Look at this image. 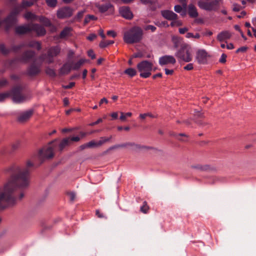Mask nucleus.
<instances>
[{
  "label": "nucleus",
  "instance_id": "nucleus-1",
  "mask_svg": "<svg viewBox=\"0 0 256 256\" xmlns=\"http://www.w3.org/2000/svg\"><path fill=\"white\" fill-rule=\"evenodd\" d=\"M34 166V164L28 160L25 168L16 166L6 170L12 173L10 179L4 186V192L0 193V209L14 204L16 199L20 200L23 198L24 190L29 186L30 172Z\"/></svg>",
  "mask_w": 256,
  "mask_h": 256
},
{
  "label": "nucleus",
  "instance_id": "nucleus-2",
  "mask_svg": "<svg viewBox=\"0 0 256 256\" xmlns=\"http://www.w3.org/2000/svg\"><path fill=\"white\" fill-rule=\"evenodd\" d=\"M143 30L138 26H134L124 32V40L128 44L138 42L142 38Z\"/></svg>",
  "mask_w": 256,
  "mask_h": 256
},
{
  "label": "nucleus",
  "instance_id": "nucleus-3",
  "mask_svg": "<svg viewBox=\"0 0 256 256\" xmlns=\"http://www.w3.org/2000/svg\"><path fill=\"white\" fill-rule=\"evenodd\" d=\"M60 50V47L58 46H52L48 50L46 53L41 54L38 58L42 62L52 64L54 62V58L59 55Z\"/></svg>",
  "mask_w": 256,
  "mask_h": 256
},
{
  "label": "nucleus",
  "instance_id": "nucleus-4",
  "mask_svg": "<svg viewBox=\"0 0 256 256\" xmlns=\"http://www.w3.org/2000/svg\"><path fill=\"white\" fill-rule=\"evenodd\" d=\"M192 48L186 43L182 44L181 48L176 52L175 56L180 61L189 62L192 60Z\"/></svg>",
  "mask_w": 256,
  "mask_h": 256
},
{
  "label": "nucleus",
  "instance_id": "nucleus-5",
  "mask_svg": "<svg viewBox=\"0 0 256 256\" xmlns=\"http://www.w3.org/2000/svg\"><path fill=\"white\" fill-rule=\"evenodd\" d=\"M24 86L22 85L17 84L13 86L10 91H8L10 96L12 98L14 102L20 103L26 100V97L22 94Z\"/></svg>",
  "mask_w": 256,
  "mask_h": 256
},
{
  "label": "nucleus",
  "instance_id": "nucleus-6",
  "mask_svg": "<svg viewBox=\"0 0 256 256\" xmlns=\"http://www.w3.org/2000/svg\"><path fill=\"white\" fill-rule=\"evenodd\" d=\"M222 4V0H214L209 2L203 0L198 2V6L200 8L208 11H216Z\"/></svg>",
  "mask_w": 256,
  "mask_h": 256
},
{
  "label": "nucleus",
  "instance_id": "nucleus-7",
  "mask_svg": "<svg viewBox=\"0 0 256 256\" xmlns=\"http://www.w3.org/2000/svg\"><path fill=\"white\" fill-rule=\"evenodd\" d=\"M35 55L36 52L34 51L30 50H26L20 56L13 60L12 61V64L16 62L27 64L33 60Z\"/></svg>",
  "mask_w": 256,
  "mask_h": 256
},
{
  "label": "nucleus",
  "instance_id": "nucleus-8",
  "mask_svg": "<svg viewBox=\"0 0 256 256\" xmlns=\"http://www.w3.org/2000/svg\"><path fill=\"white\" fill-rule=\"evenodd\" d=\"M54 156V150L52 146L44 148L38 152V158L40 164H42L46 160H50Z\"/></svg>",
  "mask_w": 256,
  "mask_h": 256
},
{
  "label": "nucleus",
  "instance_id": "nucleus-9",
  "mask_svg": "<svg viewBox=\"0 0 256 256\" xmlns=\"http://www.w3.org/2000/svg\"><path fill=\"white\" fill-rule=\"evenodd\" d=\"M41 72V64H37L35 62L30 64L27 68L26 74L30 77L34 78Z\"/></svg>",
  "mask_w": 256,
  "mask_h": 256
},
{
  "label": "nucleus",
  "instance_id": "nucleus-10",
  "mask_svg": "<svg viewBox=\"0 0 256 256\" xmlns=\"http://www.w3.org/2000/svg\"><path fill=\"white\" fill-rule=\"evenodd\" d=\"M127 146H130L132 150L138 152L140 150H142L143 149V146L140 144H136L134 142H126L120 144H116L114 145L109 148V150H112L116 148H126Z\"/></svg>",
  "mask_w": 256,
  "mask_h": 256
},
{
  "label": "nucleus",
  "instance_id": "nucleus-11",
  "mask_svg": "<svg viewBox=\"0 0 256 256\" xmlns=\"http://www.w3.org/2000/svg\"><path fill=\"white\" fill-rule=\"evenodd\" d=\"M74 11V9L70 7H62L57 11L56 16L58 18H68L72 15Z\"/></svg>",
  "mask_w": 256,
  "mask_h": 256
},
{
  "label": "nucleus",
  "instance_id": "nucleus-12",
  "mask_svg": "<svg viewBox=\"0 0 256 256\" xmlns=\"http://www.w3.org/2000/svg\"><path fill=\"white\" fill-rule=\"evenodd\" d=\"M208 54L205 50L199 49L196 52V60L199 64H205L207 62Z\"/></svg>",
  "mask_w": 256,
  "mask_h": 256
},
{
  "label": "nucleus",
  "instance_id": "nucleus-13",
  "mask_svg": "<svg viewBox=\"0 0 256 256\" xmlns=\"http://www.w3.org/2000/svg\"><path fill=\"white\" fill-rule=\"evenodd\" d=\"M34 112V110L30 109L20 114L17 118V121L20 123H24L27 122L32 116Z\"/></svg>",
  "mask_w": 256,
  "mask_h": 256
},
{
  "label": "nucleus",
  "instance_id": "nucleus-14",
  "mask_svg": "<svg viewBox=\"0 0 256 256\" xmlns=\"http://www.w3.org/2000/svg\"><path fill=\"white\" fill-rule=\"evenodd\" d=\"M119 12L121 16L126 20H130L134 17L132 12L128 6H123L120 7Z\"/></svg>",
  "mask_w": 256,
  "mask_h": 256
},
{
  "label": "nucleus",
  "instance_id": "nucleus-15",
  "mask_svg": "<svg viewBox=\"0 0 256 256\" xmlns=\"http://www.w3.org/2000/svg\"><path fill=\"white\" fill-rule=\"evenodd\" d=\"M176 62L174 58L170 55H165L161 56L159 58V64L161 66L167 65L170 64H174Z\"/></svg>",
  "mask_w": 256,
  "mask_h": 256
},
{
  "label": "nucleus",
  "instance_id": "nucleus-16",
  "mask_svg": "<svg viewBox=\"0 0 256 256\" xmlns=\"http://www.w3.org/2000/svg\"><path fill=\"white\" fill-rule=\"evenodd\" d=\"M31 32L34 31L36 32L37 36H44L46 34L45 28L41 25L38 24H30Z\"/></svg>",
  "mask_w": 256,
  "mask_h": 256
},
{
  "label": "nucleus",
  "instance_id": "nucleus-17",
  "mask_svg": "<svg viewBox=\"0 0 256 256\" xmlns=\"http://www.w3.org/2000/svg\"><path fill=\"white\" fill-rule=\"evenodd\" d=\"M161 14L164 18L169 20H174L178 18V15L171 10H162Z\"/></svg>",
  "mask_w": 256,
  "mask_h": 256
},
{
  "label": "nucleus",
  "instance_id": "nucleus-18",
  "mask_svg": "<svg viewBox=\"0 0 256 256\" xmlns=\"http://www.w3.org/2000/svg\"><path fill=\"white\" fill-rule=\"evenodd\" d=\"M31 32L30 24L20 26L15 28V32L18 34H24Z\"/></svg>",
  "mask_w": 256,
  "mask_h": 256
},
{
  "label": "nucleus",
  "instance_id": "nucleus-19",
  "mask_svg": "<svg viewBox=\"0 0 256 256\" xmlns=\"http://www.w3.org/2000/svg\"><path fill=\"white\" fill-rule=\"evenodd\" d=\"M232 34L228 30H224L219 33L217 36V40L222 42L223 41L228 40L230 38Z\"/></svg>",
  "mask_w": 256,
  "mask_h": 256
},
{
  "label": "nucleus",
  "instance_id": "nucleus-20",
  "mask_svg": "<svg viewBox=\"0 0 256 256\" xmlns=\"http://www.w3.org/2000/svg\"><path fill=\"white\" fill-rule=\"evenodd\" d=\"M145 5L148 8L153 11L158 7V0H144Z\"/></svg>",
  "mask_w": 256,
  "mask_h": 256
},
{
  "label": "nucleus",
  "instance_id": "nucleus-21",
  "mask_svg": "<svg viewBox=\"0 0 256 256\" xmlns=\"http://www.w3.org/2000/svg\"><path fill=\"white\" fill-rule=\"evenodd\" d=\"M72 70L70 62L64 64L59 70V75L62 76L68 74Z\"/></svg>",
  "mask_w": 256,
  "mask_h": 256
},
{
  "label": "nucleus",
  "instance_id": "nucleus-22",
  "mask_svg": "<svg viewBox=\"0 0 256 256\" xmlns=\"http://www.w3.org/2000/svg\"><path fill=\"white\" fill-rule=\"evenodd\" d=\"M70 144V138H66L62 140L58 144V150L62 152L64 149Z\"/></svg>",
  "mask_w": 256,
  "mask_h": 256
},
{
  "label": "nucleus",
  "instance_id": "nucleus-23",
  "mask_svg": "<svg viewBox=\"0 0 256 256\" xmlns=\"http://www.w3.org/2000/svg\"><path fill=\"white\" fill-rule=\"evenodd\" d=\"M26 46L28 48H36L37 50H40L42 49L41 43L38 41L31 40L26 44Z\"/></svg>",
  "mask_w": 256,
  "mask_h": 256
},
{
  "label": "nucleus",
  "instance_id": "nucleus-24",
  "mask_svg": "<svg viewBox=\"0 0 256 256\" xmlns=\"http://www.w3.org/2000/svg\"><path fill=\"white\" fill-rule=\"evenodd\" d=\"M188 14L191 18H195L198 16L196 8L192 4H190L188 7Z\"/></svg>",
  "mask_w": 256,
  "mask_h": 256
},
{
  "label": "nucleus",
  "instance_id": "nucleus-25",
  "mask_svg": "<svg viewBox=\"0 0 256 256\" xmlns=\"http://www.w3.org/2000/svg\"><path fill=\"white\" fill-rule=\"evenodd\" d=\"M172 42L175 48H178L180 46L181 47L182 44V39L177 36H173L172 37Z\"/></svg>",
  "mask_w": 256,
  "mask_h": 256
},
{
  "label": "nucleus",
  "instance_id": "nucleus-26",
  "mask_svg": "<svg viewBox=\"0 0 256 256\" xmlns=\"http://www.w3.org/2000/svg\"><path fill=\"white\" fill-rule=\"evenodd\" d=\"M192 168H194L200 171H206L210 170V166L208 165L196 164L192 166Z\"/></svg>",
  "mask_w": 256,
  "mask_h": 256
},
{
  "label": "nucleus",
  "instance_id": "nucleus-27",
  "mask_svg": "<svg viewBox=\"0 0 256 256\" xmlns=\"http://www.w3.org/2000/svg\"><path fill=\"white\" fill-rule=\"evenodd\" d=\"M72 31V28L69 27H66L64 28V30L60 32V38H64L66 36H70V32Z\"/></svg>",
  "mask_w": 256,
  "mask_h": 256
},
{
  "label": "nucleus",
  "instance_id": "nucleus-28",
  "mask_svg": "<svg viewBox=\"0 0 256 256\" xmlns=\"http://www.w3.org/2000/svg\"><path fill=\"white\" fill-rule=\"evenodd\" d=\"M37 1L38 0H32L30 1L23 0L22 2L21 6L24 8L30 7L34 5Z\"/></svg>",
  "mask_w": 256,
  "mask_h": 256
},
{
  "label": "nucleus",
  "instance_id": "nucleus-29",
  "mask_svg": "<svg viewBox=\"0 0 256 256\" xmlns=\"http://www.w3.org/2000/svg\"><path fill=\"white\" fill-rule=\"evenodd\" d=\"M70 64L72 66V68L73 70H77L79 69L82 65V61H78L76 62H74L72 61L70 62Z\"/></svg>",
  "mask_w": 256,
  "mask_h": 256
},
{
  "label": "nucleus",
  "instance_id": "nucleus-30",
  "mask_svg": "<svg viewBox=\"0 0 256 256\" xmlns=\"http://www.w3.org/2000/svg\"><path fill=\"white\" fill-rule=\"evenodd\" d=\"M112 6L110 4L107 3L104 4L100 5L98 8L100 12H104L107 11Z\"/></svg>",
  "mask_w": 256,
  "mask_h": 256
},
{
  "label": "nucleus",
  "instance_id": "nucleus-31",
  "mask_svg": "<svg viewBox=\"0 0 256 256\" xmlns=\"http://www.w3.org/2000/svg\"><path fill=\"white\" fill-rule=\"evenodd\" d=\"M39 20L46 26H52L50 21L46 17L42 16L40 17Z\"/></svg>",
  "mask_w": 256,
  "mask_h": 256
},
{
  "label": "nucleus",
  "instance_id": "nucleus-32",
  "mask_svg": "<svg viewBox=\"0 0 256 256\" xmlns=\"http://www.w3.org/2000/svg\"><path fill=\"white\" fill-rule=\"evenodd\" d=\"M137 69L140 72V76L144 78V60L138 64L137 65Z\"/></svg>",
  "mask_w": 256,
  "mask_h": 256
},
{
  "label": "nucleus",
  "instance_id": "nucleus-33",
  "mask_svg": "<svg viewBox=\"0 0 256 256\" xmlns=\"http://www.w3.org/2000/svg\"><path fill=\"white\" fill-rule=\"evenodd\" d=\"M124 74H128L130 77H132L136 74V71L135 69L132 68H128L124 71Z\"/></svg>",
  "mask_w": 256,
  "mask_h": 256
},
{
  "label": "nucleus",
  "instance_id": "nucleus-34",
  "mask_svg": "<svg viewBox=\"0 0 256 256\" xmlns=\"http://www.w3.org/2000/svg\"><path fill=\"white\" fill-rule=\"evenodd\" d=\"M45 72L47 75L50 77L54 78L56 76V73L54 70L50 67H46V68Z\"/></svg>",
  "mask_w": 256,
  "mask_h": 256
},
{
  "label": "nucleus",
  "instance_id": "nucleus-35",
  "mask_svg": "<svg viewBox=\"0 0 256 256\" xmlns=\"http://www.w3.org/2000/svg\"><path fill=\"white\" fill-rule=\"evenodd\" d=\"M24 47H26V44L23 42L18 45L12 46V50L14 52H18L20 50Z\"/></svg>",
  "mask_w": 256,
  "mask_h": 256
},
{
  "label": "nucleus",
  "instance_id": "nucleus-36",
  "mask_svg": "<svg viewBox=\"0 0 256 256\" xmlns=\"http://www.w3.org/2000/svg\"><path fill=\"white\" fill-rule=\"evenodd\" d=\"M112 138V136H110L109 138L102 137L100 140L97 142V146H100L105 142L110 141Z\"/></svg>",
  "mask_w": 256,
  "mask_h": 256
},
{
  "label": "nucleus",
  "instance_id": "nucleus-37",
  "mask_svg": "<svg viewBox=\"0 0 256 256\" xmlns=\"http://www.w3.org/2000/svg\"><path fill=\"white\" fill-rule=\"evenodd\" d=\"M114 43V40H108L106 42L102 41L99 44V46L101 48H104L108 46L113 44Z\"/></svg>",
  "mask_w": 256,
  "mask_h": 256
},
{
  "label": "nucleus",
  "instance_id": "nucleus-38",
  "mask_svg": "<svg viewBox=\"0 0 256 256\" xmlns=\"http://www.w3.org/2000/svg\"><path fill=\"white\" fill-rule=\"evenodd\" d=\"M24 18L26 20H34L36 18V16L30 12H28L24 14Z\"/></svg>",
  "mask_w": 256,
  "mask_h": 256
},
{
  "label": "nucleus",
  "instance_id": "nucleus-39",
  "mask_svg": "<svg viewBox=\"0 0 256 256\" xmlns=\"http://www.w3.org/2000/svg\"><path fill=\"white\" fill-rule=\"evenodd\" d=\"M186 36L188 38H194L196 39H199L200 37V36L198 33H196L195 34H194L192 32H188Z\"/></svg>",
  "mask_w": 256,
  "mask_h": 256
},
{
  "label": "nucleus",
  "instance_id": "nucleus-40",
  "mask_svg": "<svg viewBox=\"0 0 256 256\" xmlns=\"http://www.w3.org/2000/svg\"><path fill=\"white\" fill-rule=\"evenodd\" d=\"M175 136L178 140H182V141L186 140V138H188V136L185 134H184V133H180V134H176Z\"/></svg>",
  "mask_w": 256,
  "mask_h": 256
},
{
  "label": "nucleus",
  "instance_id": "nucleus-41",
  "mask_svg": "<svg viewBox=\"0 0 256 256\" xmlns=\"http://www.w3.org/2000/svg\"><path fill=\"white\" fill-rule=\"evenodd\" d=\"M98 18L94 15L88 14L87 15L84 20V23L85 24H88L90 20H96Z\"/></svg>",
  "mask_w": 256,
  "mask_h": 256
},
{
  "label": "nucleus",
  "instance_id": "nucleus-42",
  "mask_svg": "<svg viewBox=\"0 0 256 256\" xmlns=\"http://www.w3.org/2000/svg\"><path fill=\"white\" fill-rule=\"evenodd\" d=\"M47 5L50 7L54 8L56 6L57 0H46Z\"/></svg>",
  "mask_w": 256,
  "mask_h": 256
},
{
  "label": "nucleus",
  "instance_id": "nucleus-43",
  "mask_svg": "<svg viewBox=\"0 0 256 256\" xmlns=\"http://www.w3.org/2000/svg\"><path fill=\"white\" fill-rule=\"evenodd\" d=\"M10 97V94L8 92L0 94V102L4 101L6 98Z\"/></svg>",
  "mask_w": 256,
  "mask_h": 256
},
{
  "label": "nucleus",
  "instance_id": "nucleus-44",
  "mask_svg": "<svg viewBox=\"0 0 256 256\" xmlns=\"http://www.w3.org/2000/svg\"><path fill=\"white\" fill-rule=\"evenodd\" d=\"M152 62L145 60V70H150L152 68Z\"/></svg>",
  "mask_w": 256,
  "mask_h": 256
},
{
  "label": "nucleus",
  "instance_id": "nucleus-45",
  "mask_svg": "<svg viewBox=\"0 0 256 256\" xmlns=\"http://www.w3.org/2000/svg\"><path fill=\"white\" fill-rule=\"evenodd\" d=\"M0 51L4 54H8L10 50L8 49H6L5 48V46L4 44H0Z\"/></svg>",
  "mask_w": 256,
  "mask_h": 256
},
{
  "label": "nucleus",
  "instance_id": "nucleus-46",
  "mask_svg": "<svg viewBox=\"0 0 256 256\" xmlns=\"http://www.w3.org/2000/svg\"><path fill=\"white\" fill-rule=\"evenodd\" d=\"M84 12H85L84 10H82L80 12H79L78 13V14H76V16L74 17V20H80L82 18Z\"/></svg>",
  "mask_w": 256,
  "mask_h": 256
},
{
  "label": "nucleus",
  "instance_id": "nucleus-47",
  "mask_svg": "<svg viewBox=\"0 0 256 256\" xmlns=\"http://www.w3.org/2000/svg\"><path fill=\"white\" fill-rule=\"evenodd\" d=\"M182 24V22L180 20H172V22L170 23V26H181Z\"/></svg>",
  "mask_w": 256,
  "mask_h": 256
},
{
  "label": "nucleus",
  "instance_id": "nucleus-48",
  "mask_svg": "<svg viewBox=\"0 0 256 256\" xmlns=\"http://www.w3.org/2000/svg\"><path fill=\"white\" fill-rule=\"evenodd\" d=\"M156 30V27L152 25H148L145 26V30H150L151 32H154Z\"/></svg>",
  "mask_w": 256,
  "mask_h": 256
},
{
  "label": "nucleus",
  "instance_id": "nucleus-49",
  "mask_svg": "<svg viewBox=\"0 0 256 256\" xmlns=\"http://www.w3.org/2000/svg\"><path fill=\"white\" fill-rule=\"evenodd\" d=\"M67 194L70 196V200L73 202L76 198V194L74 192H68Z\"/></svg>",
  "mask_w": 256,
  "mask_h": 256
},
{
  "label": "nucleus",
  "instance_id": "nucleus-50",
  "mask_svg": "<svg viewBox=\"0 0 256 256\" xmlns=\"http://www.w3.org/2000/svg\"><path fill=\"white\" fill-rule=\"evenodd\" d=\"M8 84V82L6 79H2L0 80V88L5 86Z\"/></svg>",
  "mask_w": 256,
  "mask_h": 256
},
{
  "label": "nucleus",
  "instance_id": "nucleus-51",
  "mask_svg": "<svg viewBox=\"0 0 256 256\" xmlns=\"http://www.w3.org/2000/svg\"><path fill=\"white\" fill-rule=\"evenodd\" d=\"M144 56V54L142 52H138L134 54L132 56V58H142Z\"/></svg>",
  "mask_w": 256,
  "mask_h": 256
},
{
  "label": "nucleus",
  "instance_id": "nucleus-52",
  "mask_svg": "<svg viewBox=\"0 0 256 256\" xmlns=\"http://www.w3.org/2000/svg\"><path fill=\"white\" fill-rule=\"evenodd\" d=\"M226 55L224 54H222L219 60V62L221 63H225L226 62Z\"/></svg>",
  "mask_w": 256,
  "mask_h": 256
},
{
  "label": "nucleus",
  "instance_id": "nucleus-53",
  "mask_svg": "<svg viewBox=\"0 0 256 256\" xmlns=\"http://www.w3.org/2000/svg\"><path fill=\"white\" fill-rule=\"evenodd\" d=\"M240 8L241 6L238 4H234L232 6V10L234 12H238L240 10Z\"/></svg>",
  "mask_w": 256,
  "mask_h": 256
},
{
  "label": "nucleus",
  "instance_id": "nucleus-54",
  "mask_svg": "<svg viewBox=\"0 0 256 256\" xmlns=\"http://www.w3.org/2000/svg\"><path fill=\"white\" fill-rule=\"evenodd\" d=\"M88 55L92 59H94L96 58V54H94V51L92 50H90L88 52Z\"/></svg>",
  "mask_w": 256,
  "mask_h": 256
},
{
  "label": "nucleus",
  "instance_id": "nucleus-55",
  "mask_svg": "<svg viewBox=\"0 0 256 256\" xmlns=\"http://www.w3.org/2000/svg\"><path fill=\"white\" fill-rule=\"evenodd\" d=\"M86 144L88 148H93L94 146H98L97 143L95 142L94 140L90 141L88 143H86Z\"/></svg>",
  "mask_w": 256,
  "mask_h": 256
},
{
  "label": "nucleus",
  "instance_id": "nucleus-56",
  "mask_svg": "<svg viewBox=\"0 0 256 256\" xmlns=\"http://www.w3.org/2000/svg\"><path fill=\"white\" fill-rule=\"evenodd\" d=\"M174 10L178 13L180 12L182 10V8L180 5H176L174 7Z\"/></svg>",
  "mask_w": 256,
  "mask_h": 256
},
{
  "label": "nucleus",
  "instance_id": "nucleus-57",
  "mask_svg": "<svg viewBox=\"0 0 256 256\" xmlns=\"http://www.w3.org/2000/svg\"><path fill=\"white\" fill-rule=\"evenodd\" d=\"M194 68L193 67V64H192V63H190V64H188L184 68L185 70H192Z\"/></svg>",
  "mask_w": 256,
  "mask_h": 256
},
{
  "label": "nucleus",
  "instance_id": "nucleus-58",
  "mask_svg": "<svg viewBox=\"0 0 256 256\" xmlns=\"http://www.w3.org/2000/svg\"><path fill=\"white\" fill-rule=\"evenodd\" d=\"M75 85V82H71L67 86H62V88L64 89H70L72 88Z\"/></svg>",
  "mask_w": 256,
  "mask_h": 256
},
{
  "label": "nucleus",
  "instance_id": "nucleus-59",
  "mask_svg": "<svg viewBox=\"0 0 256 256\" xmlns=\"http://www.w3.org/2000/svg\"><path fill=\"white\" fill-rule=\"evenodd\" d=\"M96 37H97V36L96 34H91L87 37V39L90 41H92L94 39H95Z\"/></svg>",
  "mask_w": 256,
  "mask_h": 256
},
{
  "label": "nucleus",
  "instance_id": "nucleus-60",
  "mask_svg": "<svg viewBox=\"0 0 256 256\" xmlns=\"http://www.w3.org/2000/svg\"><path fill=\"white\" fill-rule=\"evenodd\" d=\"M102 122V120L101 118H98L96 122L90 123L89 124L90 126H94L96 124H98Z\"/></svg>",
  "mask_w": 256,
  "mask_h": 256
},
{
  "label": "nucleus",
  "instance_id": "nucleus-61",
  "mask_svg": "<svg viewBox=\"0 0 256 256\" xmlns=\"http://www.w3.org/2000/svg\"><path fill=\"white\" fill-rule=\"evenodd\" d=\"M246 50H247V47L242 46V47H240L239 48H238L236 50V52L238 53L239 52H244Z\"/></svg>",
  "mask_w": 256,
  "mask_h": 256
},
{
  "label": "nucleus",
  "instance_id": "nucleus-62",
  "mask_svg": "<svg viewBox=\"0 0 256 256\" xmlns=\"http://www.w3.org/2000/svg\"><path fill=\"white\" fill-rule=\"evenodd\" d=\"M188 29L186 28H180L178 30H179V32L180 34H184L185 32H188Z\"/></svg>",
  "mask_w": 256,
  "mask_h": 256
},
{
  "label": "nucleus",
  "instance_id": "nucleus-63",
  "mask_svg": "<svg viewBox=\"0 0 256 256\" xmlns=\"http://www.w3.org/2000/svg\"><path fill=\"white\" fill-rule=\"evenodd\" d=\"M107 34L112 36L113 38H115L116 36V32L114 30H109L107 32Z\"/></svg>",
  "mask_w": 256,
  "mask_h": 256
},
{
  "label": "nucleus",
  "instance_id": "nucleus-64",
  "mask_svg": "<svg viewBox=\"0 0 256 256\" xmlns=\"http://www.w3.org/2000/svg\"><path fill=\"white\" fill-rule=\"evenodd\" d=\"M164 70L166 74L167 75H172L174 73V70H172L165 68Z\"/></svg>",
  "mask_w": 256,
  "mask_h": 256
}]
</instances>
